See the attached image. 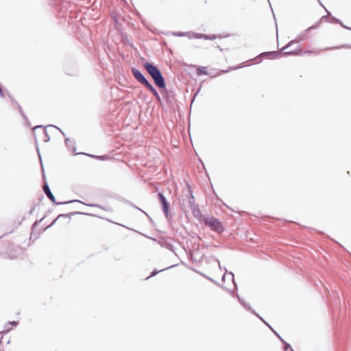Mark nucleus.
Instances as JSON below:
<instances>
[{
    "label": "nucleus",
    "instance_id": "62",
    "mask_svg": "<svg viewBox=\"0 0 351 351\" xmlns=\"http://www.w3.org/2000/svg\"><path fill=\"white\" fill-rule=\"evenodd\" d=\"M223 204L225 206H226L227 208H229V207L228 206V205H226V203H223Z\"/></svg>",
    "mask_w": 351,
    "mask_h": 351
},
{
    "label": "nucleus",
    "instance_id": "21",
    "mask_svg": "<svg viewBox=\"0 0 351 351\" xmlns=\"http://www.w3.org/2000/svg\"><path fill=\"white\" fill-rule=\"evenodd\" d=\"M276 337L283 343L282 348H283L284 351H288L289 350H290L291 351H295L293 350L291 345L289 343H287V341H285V339L278 333H276Z\"/></svg>",
    "mask_w": 351,
    "mask_h": 351
},
{
    "label": "nucleus",
    "instance_id": "54",
    "mask_svg": "<svg viewBox=\"0 0 351 351\" xmlns=\"http://www.w3.org/2000/svg\"><path fill=\"white\" fill-rule=\"evenodd\" d=\"M344 29H348V30H350L351 31V27H348L347 25L345 26Z\"/></svg>",
    "mask_w": 351,
    "mask_h": 351
},
{
    "label": "nucleus",
    "instance_id": "28",
    "mask_svg": "<svg viewBox=\"0 0 351 351\" xmlns=\"http://www.w3.org/2000/svg\"><path fill=\"white\" fill-rule=\"evenodd\" d=\"M121 35V41L124 43V44H128L130 46L132 47V43H131L129 40V36L128 34L126 33V32H121L120 34Z\"/></svg>",
    "mask_w": 351,
    "mask_h": 351
},
{
    "label": "nucleus",
    "instance_id": "55",
    "mask_svg": "<svg viewBox=\"0 0 351 351\" xmlns=\"http://www.w3.org/2000/svg\"><path fill=\"white\" fill-rule=\"evenodd\" d=\"M344 29H348V30H350L351 31V27H348L347 25L345 26Z\"/></svg>",
    "mask_w": 351,
    "mask_h": 351
},
{
    "label": "nucleus",
    "instance_id": "32",
    "mask_svg": "<svg viewBox=\"0 0 351 351\" xmlns=\"http://www.w3.org/2000/svg\"><path fill=\"white\" fill-rule=\"evenodd\" d=\"M263 324H265L269 328V330H271L274 333V335L276 336V333H278L273 328L272 326L266 321L264 319L263 317H262L260 315H259V317H258Z\"/></svg>",
    "mask_w": 351,
    "mask_h": 351
},
{
    "label": "nucleus",
    "instance_id": "7",
    "mask_svg": "<svg viewBox=\"0 0 351 351\" xmlns=\"http://www.w3.org/2000/svg\"><path fill=\"white\" fill-rule=\"evenodd\" d=\"M143 67L152 79L162 73L159 68L154 62H152L146 61L143 64Z\"/></svg>",
    "mask_w": 351,
    "mask_h": 351
},
{
    "label": "nucleus",
    "instance_id": "63",
    "mask_svg": "<svg viewBox=\"0 0 351 351\" xmlns=\"http://www.w3.org/2000/svg\"><path fill=\"white\" fill-rule=\"evenodd\" d=\"M10 343V340H8V341H7V344H9Z\"/></svg>",
    "mask_w": 351,
    "mask_h": 351
},
{
    "label": "nucleus",
    "instance_id": "36",
    "mask_svg": "<svg viewBox=\"0 0 351 351\" xmlns=\"http://www.w3.org/2000/svg\"><path fill=\"white\" fill-rule=\"evenodd\" d=\"M76 155H85V156H89L93 158H96V159H97V157H98V155H94V154H88V153H85V152L75 153V156Z\"/></svg>",
    "mask_w": 351,
    "mask_h": 351
},
{
    "label": "nucleus",
    "instance_id": "45",
    "mask_svg": "<svg viewBox=\"0 0 351 351\" xmlns=\"http://www.w3.org/2000/svg\"><path fill=\"white\" fill-rule=\"evenodd\" d=\"M11 330L12 328H10L9 325L6 324L4 326L3 333H8L9 332L11 331Z\"/></svg>",
    "mask_w": 351,
    "mask_h": 351
},
{
    "label": "nucleus",
    "instance_id": "41",
    "mask_svg": "<svg viewBox=\"0 0 351 351\" xmlns=\"http://www.w3.org/2000/svg\"><path fill=\"white\" fill-rule=\"evenodd\" d=\"M154 97L156 99V100L157 101L158 104L162 105V99H161L159 93H158L157 95H154Z\"/></svg>",
    "mask_w": 351,
    "mask_h": 351
},
{
    "label": "nucleus",
    "instance_id": "57",
    "mask_svg": "<svg viewBox=\"0 0 351 351\" xmlns=\"http://www.w3.org/2000/svg\"><path fill=\"white\" fill-rule=\"evenodd\" d=\"M319 3V4L324 8L325 7L324 6V5L322 3L321 1L320 0H317Z\"/></svg>",
    "mask_w": 351,
    "mask_h": 351
},
{
    "label": "nucleus",
    "instance_id": "8",
    "mask_svg": "<svg viewBox=\"0 0 351 351\" xmlns=\"http://www.w3.org/2000/svg\"><path fill=\"white\" fill-rule=\"evenodd\" d=\"M228 291L230 293H232V295L233 297H235L237 298L239 302L240 303V304L244 308H245L246 310H248L249 311H250L253 315H254L256 317H259V314L258 313L256 312V311L254 309H253L250 305V303L248 302H246L245 301V300L243 298H242L241 297H240V295L237 293L235 294H234L231 290L230 289H228Z\"/></svg>",
    "mask_w": 351,
    "mask_h": 351
},
{
    "label": "nucleus",
    "instance_id": "17",
    "mask_svg": "<svg viewBox=\"0 0 351 351\" xmlns=\"http://www.w3.org/2000/svg\"><path fill=\"white\" fill-rule=\"evenodd\" d=\"M49 212H50V210H49L47 212V213L43 216V217L42 219H40V220H36V221L32 224V233H31V235H30V239H32V238H33V237H34V239H37V238H38V235H36V234H34V230H35V228H36L39 225V223H41V221L44 219V218H45V217H46L47 214L48 213H49Z\"/></svg>",
    "mask_w": 351,
    "mask_h": 351
},
{
    "label": "nucleus",
    "instance_id": "33",
    "mask_svg": "<svg viewBox=\"0 0 351 351\" xmlns=\"http://www.w3.org/2000/svg\"><path fill=\"white\" fill-rule=\"evenodd\" d=\"M263 58H265V55L263 52H262L254 58V60H256L257 63H260L263 60Z\"/></svg>",
    "mask_w": 351,
    "mask_h": 351
},
{
    "label": "nucleus",
    "instance_id": "42",
    "mask_svg": "<svg viewBox=\"0 0 351 351\" xmlns=\"http://www.w3.org/2000/svg\"><path fill=\"white\" fill-rule=\"evenodd\" d=\"M3 89H4L3 86L0 83V98H4L5 97V93H4Z\"/></svg>",
    "mask_w": 351,
    "mask_h": 351
},
{
    "label": "nucleus",
    "instance_id": "37",
    "mask_svg": "<svg viewBox=\"0 0 351 351\" xmlns=\"http://www.w3.org/2000/svg\"><path fill=\"white\" fill-rule=\"evenodd\" d=\"M125 202L126 204H128V205H130V206H132V208H135L136 210H140L142 213H143V211H144L143 210L141 209L137 206H136L134 203L130 202L129 200H125Z\"/></svg>",
    "mask_w": 351,
    "mask_h": 351
},
{
    "label": "nucleus",
    "instance_id": "44",
    "mask_svg": "<svg viewBox=\"0 0 351 351\" xmlns=\"http://www.w3.org/2000/svg\"><path fill=\"white\" fill-rule=\"evenodd\" d=\"M19 321H9L7 323V324L11 325L12 326H17L19 325Z\"/></svg>",
    "mask_w": 351,
    "mask_h": 351
},
{
    "label": "nucleus",
    "instance_id": "46",
    "mask_svg": "<svg viewBox=\"0 0 351 351\" xmlns=\"http://www.w3.org/2000/svg\"><path fill=\"white\" fill-rule=\"evenodd\" d=\"M143 213H144L147 217V218L149 219V221L152 223H154L153 219L150 217V215L147 213H146L145 211H143Z\"/></svg>",
    "mask_w": 351,
    "mask_h": 351
},
{
    "label": "nucleus",
    "instance_id": "3",
    "mask_svg": "<svg viewBox=\"0 0 351 351\" xmlns=\"http://www.w3.org/2000/svg\"><path fill=\"white\" fill-rule=\"evenodd\" d=\"M203 221L204 224L208 226L213 232L221 234L224 231V228L222 223L219 219L211 217H204Z\"/></svg>",
    "mask_w": 351,
    "mask_h": 351
},
{
    "label": "nucleus",
    "instance_id": "58",
    "mask_svg": "<svg viewBox=\"0 0 351 351\" xmlns=\"http://www.w3.org/2000/svg\"><path fill=\"white\" fill-rule=\"evenodd\" d=\"M319 3V4L324 8L325 7L324 6V5L322 3L321 1L320 0H317Z\"/></svg>",
    "mask_w": 351,
    "mask_h": 351
},
{
    "label": "nucleus",
    "instance_id": "23",
    "mask_svg": "<svg viewBox=\"0 0 351 351\" xmlns=\"http://www.w3.org/2000/svg\"><path fill=\"white\" fill-rule=\"evenodd\" d=\"M176 265H173L169 266V267H167L166 268L162 269L160 270H158L157 269H154L153 271L151 272L150 275L147 278V279L152 278V277L156 276L160 272H162L163 271H165V270L169 269L171 268H173V267H176Z\"/></svg>",
    "mask_w": 351,
    "mask_h": 351
},
{
    "label": "nucleus",
    "instance_id": "56",
    "mask_svg": "<svg viewBox=\"0 0 351 351\" xmlns=\"http://www.w3.org/2000/svg\"><path fill=\"white\" fill-rule=\"evenodd\" d=\"M217 47V48H218L221 51H222L223 50V49L222 48H221V47H220V46H219V45H218Z\"/></svg>",
    "mask_w": 351,
    "mask_h": 351
},
{
    "label": "nucleus",
    "instance_id": "40",
    "mask_svg": "<svg viewBox=\"0 0 351 351\" xmlns=\"http://www.w3.org/2000/svg\"><path fill=\"white\" fill-rule=\"evenodd\" d=\"M208 280H209L210 281H211L212 282L215 283V285H219L220 287H221L223 289H226V287L223 285H221L219 282H217L216 280H215L214 279L210 278V277H208L206 276H204Z\"/></svg>",
    "mask_w": 351,
    "mask_h": 351
},
{
    "label": "nucleus",
    "instance_id": "39",
    "mask_svg": "<svg viewBox=\"0 0 351 351\" xmlns=\"http://www.w3.org/2000/svg\"><path fill=\"white\" fill-rule=\"evenodd\" d=\"M109 158H110V157L107 154L101 155V156H98V157H97V160H101V161L106 160H108Z\"/></svg>",
    "mask_w": 351,
    "mask_h": 351
},
{
    "label": "nucleus",
    "instance_id": "2",
    "mask_svg": "<svg viewBox=\"0 0 351 351\" xmlns=\"http://www.w3.org/2000/svg\"><path fill=\"white\" fill-rule=\"evenodd\" d=\"M34 136L35 141H36V151H37V153H38V155L39 157V161H40V163L41 165V169H42V172H43V178L44 182H45L43 186V192L45 193V194L46 195V196L53 202V204L54 205H64V204H69L73 203V202H82V201L79 200V199H72V200H68V201H65V202H57L56 200V197L53 195V194L52 193V192L50 189V187L46 180V177H45V174L44 167L43 165L41 154L40 152V149L38 148V143H37V138L36 136V134L34 132Z\"/></svg>",
    "mask_w": 351,
    "mask_h": 351
},
{
    "label": "nucleus",
    "instance_id": "18",
    "mask_svg": "<svg viewBox=\"0 0 351 351\" xmlns=\"http://www.w3.org/2000/svg\"><path fill=\"white\" fill-rule=\"evenodd\" d=\"M89 215L90 214H88V213H83V212H80V211H74V212H71L69 213H66V214H60L58 215V219H60V218H69V219H71V217L72 216H74V215Z\"/></svg>",
    "mask_w": 351,
    "mask_h": 351
},
{
    "label": "nucleus",
    "instance_id": "4",
    "mask_svg": "<svg viewBox=\"0 0 351 351\" xmlns=\"http://www.w3.org/2000/svg\"><path fill=\"white\" fill-rule=\"evenodd\" d=\"M158 200L162 207V212L168 221L173 219V216L171 214V204L162 192H158L157 194Z\"/></svg>",
    "mask_w": 351,
    "mask_h": 351
},
{
    "label": "nucleus",
    "instance_id": "34",
    "mask_svg": "<svg viewBox=\"0 0 351 351\" xmlns=\"http://www.w3.org/2000/svg\"><path fill=\"white\" fill-rule=\"evenodd\" d=\"M341 47H351V45H343L342 46H335V47H326V49H324V50H326V51H327V50H333V49H340Z\"/></svg>",
    "mask_w": 351,
    "mask_h": 351
},
{
    "label": "nucleus",
    "instance_id": "30",
    "mask_svg": "<svg viewBox=\"0 0 351 351\" xmlns=\"http://www.w3.org/2000/svg\"><path fill=\"white\" fill-rule=\"evenodd\" d=\"M324 10H325L326 12L328 14H330V20H329V23H330L337 24V22H340V19H339L336 18L335 16H332L331 12H329L326 8H324Z\"/></svg>",
    "mask_w": 351,
    "mask_h": 351
},
{
    "label": "nucleus",
    "instance_id": "60",
    "mask_svg": "<svg viewBox=\"0 0 351 351\" xmlns=\"http://www.w3.org/2000/svg\"><path fill=\"white\" fill-rule=\"evenodd\" d=\"M239 68H241V66L237 65L234 69H239Z\"/></svg>",
    "mask_w": 351,
    "mask_h": 351
},
{
    "label": "nucleus",
    "instance_id": "15",
    "mask_svg": "<svg viewBox=\"0 0 351 351\" xmlns=\"http://www.w3.org/2000/svg\"><path fill=\"white\" fill-rule=\"evenodd\" d=\"M47 128H49L48 125L47 127H45L43 125H36V127L34 128V131L36 130V129H38V128L42 129V133L45 135L43 141L45 142V143L49 142L50 141V139H51L50 136L49 135V134H48V132L47 131Z\"/></svg>",
    "mask_w": 351,
    "mask_h": 351
},
{
    "label": "nucleus",
    "instance_id": "64",
    "mask_svg": "<svg viewBox=\"0 0 351 351\" xmlns=\"http://www.w3.org/2000/svg\"><path fill=\"white\" fill-rule=\"evenodd\" d=\"M276 35H277V36L278 35V29H276Z\"/></svg>",
    "mask_w": 351,
    "mask_h": 351
},
{
    "label": "nucleus",
    "instance_id": "24",
    "mask_svg": "<svg viewBox=\"0 0 351 351\" xmlns=\"http://www.w3.org/2000/svg\"><path fill=\"white\" fill-rule=\"evenodd\" d=\"M144 86L149 92H150L153 95V96L158 93L156 88L149 81L144 85Z\"/></svg>",
    "mask_w": 351,
    "mask_h": 351
},
{
    "label": "nucleus",
    "instance_id": "19",
    "mask_svg": "<svg viewBox=\"0 0 351 351\" xmlns=\"http://www.w3.org/2000/svg\"><path fill=\"white\" fill-rule=\"evenodd\" d=\"M329 20H330V14H328L326 15V16H322L319 21H317V22H315L313 25H311V29H317L318 28L322 22V21H325V22H328L329 23Z\"/></svg>",
    "mask_w": 351,
    "mask_h": 351
},
{
    "label": "nucleus",
    "instance_id": "50",
    "mask_svg": "<svg viewBox=\"0 0 351 351\" xmlns=\"http://www.w3.org/2000/svg\"><path fill=\"white\" fill-rule=\"evenodd\" d=\"M337 24L340 25L343 28H344L346 26V25H344L341 20L340 22H337Z\"/></svg>",
    "mask_w": 351,
    "mask_h": 351
},
{
    "label": "nucleus",
    "instance_id": "59",
    "mask_svg": "<svg viewBox=\"0 0 351 351\" xmlns=\"http://www.w3.org/2000/svg\"><path fill=\"white\" fill-rule=\"evenodd\" d=\"M16 249H17V251H21V248L19 246L16 247Z\"/></svg>",
    "mask_w": 351,
    "mask_h": 351
},
{
    "label": "nucleus",
    "instance_id": "49",
    "mask_svg": "<svg viewBox=\"0 0 351 351\" xmlns=\"http://www.w3.org/2000/svg\"><path fill=\"white\" fill-rule=\"evenodd\" d=\"M337 24L340 25L343 28H344L346 26V25H344L341 20L340 22H337Z\"/></svg>",
    "mask_w": 351,
    "mask_h": 351
},
{
    "label": "nucleus",
    "instance_id": "10",
    "mask_svg": "<svg viewBox=\"0 0 351 351\" xmlns=\"http://www.w3.org/2000/svg\"><path fill=\"white\" fill-rule=\"evenodd\" d=\"M131 72L134 77L143 86L149 81L139 69L135 67H132Z\"/></svg>",
    "mask_w": 351,
    "mask_h": 351
},
{
    "label": "nucleus",
    "instance_id": "38",
    "mask_svg": "<svg viewBox=\"0 0 351 351\" xmlns=\"http://www.w3.org/2000/svg\"><path fill=\"white\" fill-rule=\"evenodd\" d=\"M81 204H84L88 206H90V207H96V208H100L101 209H104L103 208L102 206H101L100 204H86V203H84V202L82 201V202H80Z\"/></svg>",
    "mask_w": 351,
    "mask_h": 351
},
{
    "label": "nucleus",
    "instance_id": "16",
    "mask_svg": "<svg viewBox=\"0 0 351 351\" xmlns=\"http://www.w3.org/2000/svg\"><path fill=\"white\" fill-rule=\"evenodd\" d=\"M314 29H311V26L304 30L300 34L298 35V36L295 39L297 40L298 42H294V43H298L300 41H303L306 40L308 38L307 34Z\"/></svg>",
    "mask_w": 351,
    "mask_h": 351
},
{
    "label": "nucleus",
    "instance_id": "1",
    "mask_svg": "<svg viewBox=\"0 0 351 351\" xmlns=\"http://www.w3.org/2000/svg\"><path fill=\"white\" fill-rule=\"evenodd\" d=\"M294 42H298V40H292L279 51H270L263 52V54L265 55V58L269 60H275L282 56H303L304 54L312 53L313 52V51L311 50L303 51L300 48L291 49L290 51H286L287 49H289L291 46L293 45Z\"/></svg>",
    "mask_w": 351,
    "mask_h": 351
},
{
    "label": "nucleus",
    "instance_id": "6",
    "mask_svg": "<svg viewBox=\"0 0 351 351\" xmlns=\"http://www.w3.org/2000/svg\"><path fill=\"white\" fill-rule=\"evenodd\" d=\"M48 127H53V128H56L58 130L60 133L62 134V136L64 137V143L66 148L73 152L74 153V155H75L76 152V143L74 138H69L66 136L65 133L58 127L54 125H48Z\"/></svg>",
    "mask_w": 351,
    "mask_h": 351
},
{
    "label": "nucleus",
    "instance_id": "14",
    "mask_svg": "<svg viewBox=\"0 0 351 351\" xmlns=\"http://www.w3.org/2000/svg\"><path fill=\"white\" fill-rule=\"evenodd\" d=\"M191 209L195 219L200 221H203V216L202 215L201 210L198 205L193 206V207L191 208Z\"/></svg>",
    "mask_w": 351,
    "mask_h": 351
},
{
    "label": "nucleus",
    "instance_id": "12",
    "mask_svg": "<svg viewBox=\"0 0 351 351\" xmlns=\"http://www.w3.org/2000/svg\"><path fill=\"white\" fill-rule=\"evenodd\" d=\"M6 93H7V95L8 96V97L10 99L12 103L15 105L16 106V108H18L19 110V113L21 114V115L22 116V117L24 119H27V116L26 114H25L23 108H21V106L19 105V104L17 102V101L15 100V99L14 98L13 95H11L10 93V92L7 90H5Z\"/></svg>",
    "mask_w": 351,
    "mask_h": 351
},
{
    "label": "nucleus",
    "instance_id": "27",
    "mask_svg": "<svg viewBox=\"0 0 351 351\" xmlns=\"http://www.w3.org/2000/svg\"><path fill=\"white\" fill-rule=\"evenodd\" d=\"M201 33H197L192 31L186 32V37L189 39H200Z\"/></svg>",
    "mask_w": 351,
    "mask_h": 351
},
{
    "label": "nucleus",
    "instance_id": "29",
    "mask_svg": "<svg viewBox=\"0 0 351 351\" xmlns=\"http://www.w3.org/2000/svg\"><path fill=\"white\" fill-rule=\"evenodd\" d=\"M158 244H160V245L161 247H165L172 252L174 251V246L172 243L168 242V241H165V242H162V241H158Z\"/></svg>",
    "mask_w": 351,
    "mask_h": 351
},
{
    "label": "nucleus",
    "instance_id": "11",
    "mask_svg": "<svg viewBox=\"0 0 351 351\" xmlns=\"http://www.w3.org/2000/svg\"><path fill=\"white\" fill-rule=\"evenodd\" d=\"M154 84L160 90L162 88H165L167 86L166 80L162 73H160L158 76L155 77L152 79Z\"/></svg>",
    "mask_w": 351,
    "mask_h": 351
},
{
    "label": "nucleus",
    "instance_id": "53",
    "mask_svg": "<svg viewBox=\"0 0 351 351\" xmlns=\"http://www.w3.org/2000/svg\"><path fill=\"white\" fill-rule=\"evenodd\" d=\"M216 261L218 263L220 269H221V270H222V268H221V267L220 266V262H219V259H217H217H216Z\"/></svg>",
    "mask_w": 351,
    "mask_h": 351
},
{
    "label": "nucleus",
    "instance_id": "26",
    "mask_svg": "<svg viewBox=\"0 0 351 351\" xmlns=\"http://www.w3.org/2000/svg\"><path fill=\"white\" fill-rule=\"evenodd\" d=\"M223 269L225 270V274L222 276L221 280L224 281L226 278V274H228V275L231 276L232 280L234 284V289H237V284L234 281V274L232 271H228L226 267H223Z\"/></svg>",
    "mask_w": 351,
    "mask_h": 351
},
{
    "label": "nucleus",
    "instance_id": "20",
    "mask_svg": "<svg viewBox=\"0 0 351 351\" xmlns=\"http://www.w3.org/2000/svg\"><path fill=\"white\" fill-rule=\"evenodd\" d=\"M187 187H188V191H189V205L190 206V208L193 207V206H196L197 204H195V197L193 194V191L190 186V185L189 184H187Z\"/></svg>",
    "mask_w": 351,
    "mask_h": 351
},
{
    "label": "nucleus",
    "instance_id": "13",
    "mask_svg": "<svg viewBox=\"0 0 351 351\" xmlns=\"http://www.w3.org/2000/svg\"><path fill=\"white\" fill-rule=\"evenodd\" d=\"M196 73L198 76L201 75H209L210 77H217V75H212L211 72H208L206 70V67L202 66H196Z\"/></svg>",
    "mask_w": 351,
    "mask_h": 351
},
{
    "label": "nucleus",
    "instance_id": "5",
    "mask_svg": "<svg viewBox=\"0 0 351 351\" xmlns=\"http://www.w3.org/2000/svg\"><path fill=\"white\" fill-rule=\"evenodd\" d=\"M64 73L69 76H77L80 73L78 65L76 61L68 60L64 66Z\"/></svg>",
    "mask_w": 351,
    "mask_h": 351
},
{
    "label": "nucleus",
    "instance_id": "52",
    "mask_svg": "<svg viewBox=\"0 0 351 351\" xmlns=\"http://www.w3.org/2000/svg\"><path fill=\"white\" fill-rule=\"evenodd\" d=\"M113 20H114V23H118V19L116 16L113 17Z\"/></svg>",
    "mask_w": 351,
    "mask_h": 351
},
{
    "label": "nucleus",
    "instance_id": "43",
    "mask_svg": "<svg viewBox=\"0 0 351 351\" xmlns=\"http://www.w3.org/2000/svg\"><path fill=\"white\" fill-rule=\"evenodd\" d=\"M58 220V217H56V219H54V220H53V221H52V222H51V223L48 226H47L46 228H45L43 229V231H45V230H47V229H48V228H49L52 227V226L56 223V222Z\"/></svg>",
    "mask_w": 351,
    "mask_h": 351
},
{
    "label": "nucleus",
    "instance_id": "61",
    "mask_svg": "<svg viewBox=\"0 0 351 351\" xmlns=\"http://www.w3.org/2000/svg\"><path fill=\"white\" fill-rule=\"evenodd\" d=\"M216 196H217L216 194H215ZM217 199H219V201L222 202L221 199L219 198L218 197H217Z\"/></svg>",
    "mask_w": 351,
    "mask_h": 351
},
{
    "label": "nucleus",
    "instance_id": "47",
    "mask_svg": "<svg viewBox=\"0 0 351 351\" xmlns=\"http://www.w3.org/2000/svg\"><path fill=\"white\" fill-rule=\"evenodd\" d=\"M36 206V204H35L33 207L31 208V209L28 212L29 215H32L34 212Z\"/></svg>",
    "mask_w": 351,
    "mask_h": 351
},
{
    "label": "nucleus",
    "instance_id": "31",
    "mask_svg": "<svg viewBox=\"0 0 351 351\" xmlns=\"http://www.w3.org/2000/svg\"><path fill=\"white\" fill-rule=\"evenodd\" d=\"M232 69V68L230 67L227 70H212V71H210V72L212 73V75H217V76H218L221 74H225Z\"/></svg>",
    "mask_w": 351,
    "mask_h": 351
},
{
    "label": "nucleus",
    "instance_id": "35",
    "mask_svg": "<svg viewBox=\"0 0 351 351\" xmlns=\"http://www.w3.org/2000/svg\"><path fill=\"white\" fill-rule=\"evenodd\" d=\"M171 34L177 37H184L186 36V32H173Z\"/></svg>",
    "mask_w": 351,
    "mask_h": 351
},
{
    "label": "nucleus",
    "instance_id": "48",
    "mask_svg": "<svg viewBox=\"0 0 351 351\" xmlns=\"http://www.w3.org/2000/svg\"><path fill=\"white\" fill-rule=\"evenodd\" d=\"M199 90H200V88H199V89L198 90V91H197V92H196V93H195V95L193 96L192 99H191V105H192V104L193 103V101H194V100H195V97H196L197 95V94H198V93L199 92Z\"/></svg>",
    "mask_w": 351,
    "mask_h": 351
},
{
    "label": "nucleus",
    "instance_id": "51",
    "mask_svg": "<svg viewBox=\"0 0 351 351\" xmlns=\"http://www.w3.org/2000/svg\"><path fill=\"white\" fill-rule=\"evenodd\" d=\"M25 121H26V123L27 125V126L30 127L31 126V123L29 122V121L28 120V118L27 117V119H25Z\"/></svg>",
    "mask_w": 351,
    "mask_h": 351
},
{
    "label": "nucleus",
    "instance_id": "22",
    "mask_svg": "<svg viewBox=\"0 0 351 351\" xmlns=\"http://www.w3.org/2000/svg\"><path fill=\"white\" fill-rule=\"evenodd\" d=\"M221 36L219 34H206L201 33L200 39L213 40L216 38H221Z\"/></svg>",
    "mask_w": 351,
    "mask_h": 351
},
{
    "label": "nucleus",
    "instance_id": "9",
    "mask_svg": "<svg viewBox=\"0 0 351 351\" xmlns=\"http://www.w3.org/2000/svg\"><path fill=\"white\" fill-rule=\"evenodd\" d=\"M160 91L166 102L168 104L172 105L175 100L174 91L167 88V86H165V88L160 89Z\"/></svg>",
    "mask_w": 351,
    "mask_h": 351
},
{
    "label": "nucleus",
    "instance_id": "25",
    "mask_svg": "<svg viewBox=\"0 0 351 351\" xmlns=\"http://www.w3.org/2000/svg\"><path fill=\"white\" fill-rule=\"evenodd\" d=\"M144 86L149 92H150L153 95V96L158 93L156 88L149 81L144 85Z\"/></svg>",
    "mask_w": 351,
    "mask_h": 351
}]
</instances>
